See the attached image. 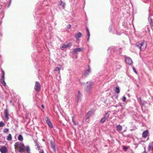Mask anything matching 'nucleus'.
Segmentation results:
<instances>
[{
  "label": "nucleus",
  "mask_w": 153,
  "mask_h": 153,
  "mask_svg": "<svg viewBox=\"0 0 153 153\" xmlns=\"http://www.w3.org/2000/svg\"><path fill=\"white\" fill-rule=\"evenodd\" d=\"M136 46L140 51H143L146 49L147 43L144 40H143L137 42L136 44Z\"/></svg>",
  "instance_id": "obj_1"
},
{
  "label": "nucleus",
  "mask_w": 153,
  "mask_h": 153,
  "mask_svg": "<svg viewBox=\"0 0 153 153\" xmlns=\"http://www.w3.org/2000/svg\"><path fill=\"white\" fill-rule=\"evenodd\" d=\"M34 89L37 92H39L40 90L41 85L38 82H35Z\"/></svg>",
  "instance_id": "obj_2"
},
{
  "label": "nucleus",
  "mask_w": 153,
  "mask_h": 153,
  "mask_svg": "<svg viewBox=\"0 0 153 153\" xmlns=\"http://www.w3.org/2000/svg\"><path fill=\"white\" fill-rule=\"evenodd\" d=\"M82 95L79 91L76 93V101L77 102L81 101Z\"/></svg>",
  "instance_id": "obj_3"
},
{
  "label": "nucleus",
  "mask_w": 153,
  "mask_h": 153,
  "mask_svg": "<svg viewBox=\"0 0 153 153\" xmlns=\"http://www.w3.org/2000/svg\"><path fill=\"white\" fill-rule=\"evenodd\" d=\"M92 84V83L90 82H87V88L86 90L88 93H89L90 92L91 90V86Z\"/></svg>",
  "instance_id": "obj_4"
},
{
  "label": "nucleus",
  "mask_w": 153,
  "mask_h": 153,
  "mask_svg": "<svg viewBox=\"0 0 153 153\" xmlns=\"http://www.w3.org/2000/svg\"><path fill=\"white\" fill-rule=\"evenodd\" d=\"M86 69L85 70L84 73L83 75L86 76L88 75L91 72V68L89 65H88L87 68H86Z\"/></svg>",
  "instance_id": "obj_5"
},
{
  "label": "nucleus",
  "mask_w": 153,
  "mask_h": 153,
  "mask_svg": "<svg viewBox=\"0 0 153 153\" xmlns=\"http://www.w3.org/2000/svg\"><path fill=\"white\" fill-rule=\"evenodd\" d=\"M72 44L70 42L67 44H63L62 45L61 48V49L63 50L65 48H67L71 47L72 45Z\"/></svg>",
  "instance_id": "obj_6"
},
{
  "label": "nucleus",
  "mask_w": 153,
  "mask_h": 153,
  "mask_svg": "<svg viewBox=\"0 0 153 153\" xmlns=\"http://www.w3.org/2000/svg\"><path fill=\"white\" fill-rule=\"evenodd\" d=\"M109 117V114L108 113H106L105 114V116L104 117H103L102 118L101 120L100 121V123H104L106 119H107L108 117Z\"/></svg>",
  "instance_id": "obj_7"
},
{
  "label": "nucleus",
  "mask_w": 153,
  "mask_h": 153,
  "mask_svg": "<svg viewBox=\"0 0 153 153\" xmlns=\"http://www.w3.org/2000/svg\"><path fill=\"white\" fill-rule=\"evenodd\" d=\"M45 120H46V122L47 123L49 127L50 128H52L53 127L52 124V123L51 122L50 120L49 119V118L48 117H46Z\"/></svg>",
  "instance_id": "obj_8"
},
{
  "label": "nucleus",
  "mask_w": 153,
  "mask_h": 153,
  "mask_svg": "<svg viewBox=\"0 0 153 153\" xmlns=\"http://www.w3.org/2000/svg\"><path fill=\"white\" fill-rule=\"evenodd\" d=\"M125 60L126 63L129 65H131L133 63L132 59L129 57H126L125 58Z\"/></svg>",
  "instance_id": "obj_9"
},
{
  "label": "nucleus",
  "mask_w": 153,
  "mask_h": 153,
  "mask_svg": "<svg viewBox=\"0 0 153 153\" xmlns=\"http://www.w3.org/2000/svg\"><path fill=\"white\" fill-rule=\"evenodd\" d=\"M83 48H75L74 49L73 53L74 54H75L78 52H79L83 51Z\"/></svg>",
  "instance_id": "obj_10"
},
{
  "label": "nucleus",
  "mask_w": 153,
  "mask_h": 153,
  "mask_svg": "<svg viewBox=\"0 0 153 153\" xmlns=\"http://www.w3.org/2000/svg\"><path fill=\"white\" fill-rule=\"evenodd\" d=\"M0 151L1 153H7V147L5 146H2L0 148Z\"/></svg>",
  "instance_id": "obj_11"
},
{
  "label": "nucleus",
  "mask_w": 153,
  "mask_h": 153,
  "mask_svg": "<svg viewBox=\"0 0 153 153\" xmlns=\"http://www.w3.org/2000/svg\"><path fill=\"white\" fill-rule=\"evenodd\" d=\"M4 114L5 116V117L7 120H8L9 118L8 116L9 115V112L7 109H6L4 110Z\"/></svg>",
  "instance_id": "obj_12"
},
{
  "label": "nucleus",
  "mask_w": 153,
  "mask_h": 153,
  "mask_svg": "<svg viewBox=\"0 0 153 153\" xmlns=\"http://www.w3.org/2000/svg\"><path fill=\"white\" fill-rule=\"evenodd\" d=\"M25 146L24 144H22L19 146V150L20 152L23 153L24 151Z\"/></svg>",
  "instance_id": "obj_13"
},
{
  "label": "nucleus",
  "mask_w": 153,
  "mask_h": 153,
  "mask_svg": "<svg viewBox=\"0 0 153 153\" xmlns=\"http://www.w3.org/2000/svg\"><path fill=\"white\" fill-rule=\"evenodd\" d=\"M50 142L52 149L54 151H55V143H54V142H53V141L52 140H51L50 141Z\"/></svg>",
  "instance_id": "obj_14"
},
{
  "label": "nucleus",
  "mask_w": 153,
  "mask_h": 153,
  "mask_svg": "<svg viewBox=\"0 0 153 153\" xmlns=\"http://www.w3.org/2000/svg\"><path fill=\"white\" fill-rule=\"evenodd\" d=\"M93 112L91 111H89L86 114L85 116V118L86 119H88L92 114Z\"/></svg>",
  "instance_id": "obj_15"
},
{
  "label": "nucleus",
  "mask_w": 153,
  "mask_h": 153,
  "mask_svg": "<svg viewBox=\"0 0 153 153\" xmlns=\"http://www.w3.org/2000/svg\"><path fill=\"white\" fill-rule=\"evenodd\" d=\"M82 35V33L80 32H78L75 34V37L76 40H78L80 38Z\"/></svg>",
  "instance_id": "obj_16"
},
{
  "label": "nucleus",
  "mask_w": 153,
  "mask_h": 153,
  "mask_svg": "<svg viewBox=\"0 0 153 153\" xmlns=\"http://www.w3.org/2000/svg\"><path fill=\"white\" fill-rule=\"evenodd\" d=\"M0 82L4 86H6L7 84L5 81V78H1L0 79Z\"/></svg>",
  "instance_id": "obj_17"
},
{
  "label": "nucleus",
  "mask_w": 153,
  "mask_h": 153,
  "mask_svg": "<svg viewBox=\"0 0 153 153\" xmlns=\"http://www.w3.org/2000/svg\"><path fill=\"white\" fill-rule=\"evenodd\" d=\"M148 130H146L145 131H144L142 133V136L144 138H146L147 137V136L148 134Z\"/></svg>",
  "instance_id": "obj_18"
},
{
  "label": "nucleus",
  "mask_w": 153,
  "mask_h": 153,
  "mask_svg": "<svg viewBox=\"0 0 153 153\" xmlns=\"http://www.w3.org/2000/svg\"><path fill=\"white\" fill-rule=\"evenodd\" d=\"M113 66L114 67H116L117 69H120L121 67L119 62H115V63L113 65Z\"/></svg>",
  "instance_id": "obj_19"
},
{
  "label": "nucleus",
  "mask_w": 153,
  "mask_h": 153,
  "mask_svg": "<svg viewBox=\"0 0 153 153\" xmlns=\"http://www.w3.org/2000/svg\"><path fill=\"white\" fill-rule=\"evenodd\" d=\"M116 128L117 130L119 132H120V131H121L122 130L123 128L122 126L120 125H117Z\"/></svg>",
  "instance_id": "obj_20"
},
{
  "label": "nucleus",
  "mask_w": 153,
  "mask_h": 153,
  "mask_svg": "<svg viewBox=\"0 0 153 153\" xmlns=\"http://www.w3.org/2000/svg\"><path fill=\"white\" fill-rule=\"evenodd\" d=\"M153 149V142L149 143L148 146L149 150H152Z\"/></svg>",
  "instance_id": "obj_21"
},
{
  "label": "nucleus",
  "mask_w": 153,
  "mask_h": 153,
  "mask_svg": "<svg viewBox=\"0 0 153 153\" xmlns=\"http://www.w3.org/2000/svg\"><path fill=\"white\" fill-rule=\"evenodd\" d=\"M86 30L87 32V36H88L87 40V41H88L90 36V32L89 31V29L88 27H86Z\"/></svg>",
  "instance_id": "obj_22"
},
{
  "label": "nucleus",
  "mask_w": 153,
  "mask_h": 153,
  "mask_svg": "<svg viewBox=\"0 0 153 153\" xmlns=\"http://www.w3.org/2000/svg\"><path fill=\"white\" fill-rule=\"evenodd\" d=\"M6 140L8 141H10L12 140V136L11 134H10L6 138Z\"/></svg>",
  "instance_id": "obj_23"
},
{
  "label": "nucleus",
  "mask_w": 153,
  "mask_h": 153,
  "mask_svg": "<svg viewBox=\"0 0 153 153\" xmlns=\"http://www.w3.org/2000/svg\"><path fill=\"white\" fill-rule=\"evenodd\" d=\"M115 48H114V47H111V48L110 47L108 49V52H110L111 51H114V52L115 51L114 50V49Z\"/></svg>",
  "instance_id": "obj_24"
},
{
  "label": "nucleus",
  "mask_w": 153,
  "mask_h": 153,
  "mask_svg": "<svg viewBox=\"0 0 153 153\" xmlns=\"http://www.w3.org/2000/svg\"><path fill=\"white\" fill-rule=\"evenodd\" d=\"M18 140H19L22 141L23 140V137L20 134L19 135L18 137Z\"/></svg>",
  "instance_id": "obj_25"
},
{
  "label": "nucleus",
  "mask_w": 153,
  "mask_h": 153,
  "mask_svg": "<svg viewBox=\"0 0 153 153\" xmlns=\"http://www.w3.org/2000/svg\"><path fill=\"white\" fill-rule=\"evenodd\" d=\"M72 122H73L74 124V125H76L78 124V123L77 122H76L74 120V116H73L72 117Z\"/></svg>",
  "instance_id": "obj_26"
},
{
  "label": "nucleus",
  "mask_w": 153,
  "mask_h": 153,
  "mask_svg": "<svg viewBox=\"0 0 153 153\" xmlns=\"http://www.w3.org/2000/svg\"><path fill=\"white\" fill-rule=\"evenodd\" d=\"M25 148L26 149L27 153H29L30 152V149L28 146H27L26 147H25Z\"/></svg>",
  "instance_id": "obj_27"
},
{
  "label": "nucleus",
  "mask_w": 153,
  "mask_h": 153,
  "mask_svg": "<svg viewBox=\"0 0 153 153\" xmlns=\"http://www.w3.org/2000/svg\"><path fill=\"white\" fill-rule=\"evenodd\" d=\"M120 91L119 88V87H116L115 89V92L116 93L118 94L119 93Z\"/></svg>",
  "instance_id": "obj_28"
},
{
  "label": "nucleus",
  "mask_w": 153,
  "mask_h": 153,
  "mask_svg": "<svg viewBox=\"0 0 153 153\" xmlns=\"http://www.w3.org/2000/svg\"><path fill=\"white\" fill-rule=\"evenodd\" d=\"M60 3H61V4H62V7L63 9H64L65 5V3L63 2L62 1H60Z\"/></svg>",
  "instance_id": "obj_29"
},
{
  "label": "nucleus",
  "mask_w": 153,
  "mask_h": 153,
  "mask_svg": "<svg viewBox=\"0 0 153 153\" xmlns=\"http://www.w3.org/2000/svg\"><path fill=\"white\" fill-rule=\"evenodd\" d=\"M1 72L2 75L1 76V78H5V72L2 69L1 70Z\"/></svg>",
  "instance_id": "obj_30"
},
{
  "label": "nucleus",
  "mask_w": 153,
  "mask_h": 153,
  "mask_svg": "<svg viewBox=\"0 0 153 153\" xmlns=\"http://www.w3.org/2000/svg\"><path fill=\"white\" fill-rule=\"evenodd\" d=\"M19 142H16L15 143L14 145V146L15 148H18L19 147V146H18L19 145Z\"/></svg>",
  "instance_id": "obj_31"
},
{
  "label": "nucleus",
  "mask_w": 153,
  "mask_h": 153,
  "mask_svg": "<svg viewBox=\"0 0 153 153\" xmlns=\"http://www.w3.org/2000/svg\"><path fill=\"white\" fill-rule=\"evenodd\" d=\"M35 142L36 144V146H37V148H38V150H39L40 147L39 145L36 141H35Z\"/></svg>",
  "instance_id": "obj_32"
},
{
  "label": "nucleus",
  "mask_w": 153,
  "mask_h": 153,
  "mask_svg": "<svg viewBox=\"0 0 153 153\" xmlns=\"http://www.w3.org/2000/svg\"><path fill=\"white\" fill-rule=\"evenodd\" d=\"M113 27H114V26H113L112 25H111V26H110L109 27V31L110 32H111L112 31V28Z\"/></svg>",
  "instance_id": "obj_33"
},
{
  "label": "nucleus",
  "mask_w": 153,
  "mask_h": 153,
  "mask_svg": "<svg viewBox=\"0 0 153 153\" xmlns=\"http://www.w3.org/2000/svg\"><path fill=\"white\" fill-rule=\"evenodd\" d=\"M146 103V102L145 101L142 100L140 104V105H143L145 104Z\"/></svg>",
  "instance_id": "obj_34"
},
{
  "label": "nucleus",
  "mask_w": 153,
  "mask_h": 153,
  "mask_svg": "<svg viewBox=\"0 0 153 153\" xmlns=\"http://www.w3.org/2000/svg\"><path fill=\"white\" fill-rule=\"evenodd\" d=\"M110 1L112 4H115L116 3V0H110Z\"/></svg>",
  "instance_id": "obj_35"
},
{
  "label": "nucleus",
  "mask_w": 153,
  "mask_h": 153,
  "mask_svg": "<svg viewBox=\"0 0 153 153\" xmlns=\"http://www.w3.org/2000/svg\"><path fill=\"white\" fill-rule=\"evenodd\" d=\"M138 99V102L140 104V102L142 101L141 99V98L140 97H139V98L137 97Z\"/></svg>",
  "instance_id": "obj_36"
},
{
  "label": "nucleus",
  "mask_w": 153,
  "mask_h": 153,
  "mask_svg": "<svg viewBox=\"0 0 153 153\" xmlns=\"http://www.w3.org/2000/svg\"><path fill=\"white\" fill-rule=\"evenodd\" d=\"M4 125V124L3 122L1 121L0 122V127L3 126Z\"/></svg>",
  "instance_id": "obj_37"
},
{
  "label": "nucleus",
  "mask_w": 153,
  "mask_h": 153,
  "mask_svg": "<svg viewBox=\"0 0 153 153\" xmlns=\"http://www.w3.org/2000/svg\"><path fill=\"white\" fill-rule=\"evenodd\" d=\"M9 131V129L8 128H5L4 131H3V132L4 133H7V132H8Z\"/></svg>",
  "instance_id": "obj_38"
},
{
  "label": "nucleus",
  "mask_w": 153,
  "mask_h": 153,
  "mask_svg": "<svg viewBox=\"0 0 153 153\" xmlns=\"http://www.w3.org/2000/svg\"><path fill=\"white\" fill-rule=\"evenodd\" d=\"M60 70V68L59 67H56L55 68V69H54V71H59V70Z\"/></svg>",
  "instance_id": "obj_39"
},
{
  "label": "nucleus",
  "mask_w": 153,
  "mask_h": 153,
  "mask_svg": "<svg viewBox=\"0 0 153 153\" xmlns=\"http://www.w3.org/2000/svg\"><path fill=\"white\" fill-rule=\"evenodd\" d=\"M126 99V97L125 96H124L123 97V102L125 101Z\"/></svg>",
  "instance_id": "obj_40"
},
{
  "label": "nucleus",
  "mask_w": 153,
  "mask_h": 153,
  "mask_svg": "<svg viewBox=\"0 0 153 153\" xmlns=\"http://www.w3.org/2000/svg\"><path fill=\"white\" fill-rule=\"evenodd\" d=\"M132 69H133V71H134V72L136 74H137V71H136V70L135 68H134V67H133Z\"/></svg>",
  "instance_id": "obj_41"
},
{
  "label": "nucleus",
  "mask_w": 153,
  "mask_h": 153,
  "mask_svg": "<svg viewBox=\"0 0 153 153\" xmlns=\"http://www.w3.org/2000/svg\"><path fill=\"white\" fill-rule=\"evenodd\" d=\"M39 153H44L43 150L42 149H41L39 151Z\"/></svg>",
  "instance_id": "obj_42"
},
{
  "label": "nucleus",
  "mask_w": 153,
  "mask_h": 153,
  "mask_svg": "<svg viewBox=\"0 0 153 153\" xmlns=\"http://www.w3.org/2000/svg\"><path fill=\"white\" fill-rule=\"evenodd\" d=\"M127 148L125 146H124L123 147V149L125 150H126L127 149Z\"/></svg>",
  "instance_id": "obj_43"
},
{
  "label": "nucleus",
  "mask_w": 153,
  "mask_h": 153,
  "mask_svg": "<svg viewBox=\"0 0 153 153\" xmlns=\"http://www.w3.org/2000/svg\"><path fill=\"white\" fill-rule=\"evenodd\" d=\"M62 4H61V3H60V1L59 2L58 4V6H60V5H61Z\"/></svg>",
  "instance_id": "obj_44"
},
{
  "label": "nucleus",
  "mask_w": 153,
  "mask_h": 153,
  "mask_svg": "<svg viewBox=\"0 0 153 153\" xmlns=\"http://www.w3.org/2000/svg\"><path fill=\"white\" fill-rule=\"evenodd\" d=\"M71 25L70 24H69L68 26V27H67V28L69 29V28H71Z\"/></svg>",
  "instance_id": "obj_45"
},
{
  "label": "nucleus",
  "mask_w": 153,
  "mask_h": 153,
  "mask_svg": "<svg viewBox=\"0 0 153 153\" xmlns=\"http://www.w3.org/2000/svg\"><path fill=\"white\" fill-rule=\"evenodd\" d=\"M87 119H86L85 120H83L82 121V122L83 123H84L86 121V120Z\"/></svg>",
  "instance_id": "obj_46"
},
{
  "label": "nucleus",
  "mask_w": 153,
  "mask_h": 153,
  "mask_svg": "<svg viewBox=\"0 0 153 153\" xmlns=\"http://www.w3.org/2000/svg\"><path fill=\"white\" fill-rule=\"evenodd\" d=\"M150 21L151 23H152L153 22V20L152 19H150Z\"/></svg>",
  "instance_id": "obj_47"
},
{
  "label": "nucleus",
  "mask_w": 153,
  "mask_h": 153,
  "mask_svg": "<svg viewBox=\"0 0 153 153\" xmlns=\"http://www.w3.org/2000/svg\"><path fill=\"white\" fill-rule=\"evenodd\" d=\"M124 116V115H123V117H121L120 116V117H119L120 119H121V118H122Z\"/></svg>",
  "instance_id": "obj_48"
},
{
  "label": "nucleus",
  "mask_w": 153,
  "mask_h": 153,
  "mask_svg": "<svg viewBox=\"0 0 153 153\" xmlns=\"http://www.w3.org/2000/svg\"><path fill=\"white\" fill-rule=\"evenodd\" d=\"M42 106V107L43 108H44V105H42L41 106Z\"/></svg>",
  "instance_id": "obj_49"
},
{
  "label": "nucleus",
  "mask_w": 153,
  "mask_h": 153,
  "mask_svg": "<svg viewBox=\"0 0 153 153\" xmlns=\"http://www.w3.org/2000/svg\"><path fill=\"white\" fill-rule=\"evenodd\" d=\"M11 3H10L9 2V4H8V7H9L10 6V4H11Z\"/></svg>",
  "instance_id": "obj_50"
},
{
  "label": "nucleus",
  "mask_w": 153,
  "mask_h": 153,
  "mask_svg": "<svg viewBox=\"0 0 153 153\" xmlns=\"http://www.w3.org/2000/svg\"><path fill=\"white\" fill-rule=\"evenodd\" d=\"M142 153H147L146 151H144L143 152H142Z\"/></svg>",
  "instance_id": "obj_51"
},
{
  "label": "nucleus",
  "mask_w": 153,
  "mask_h": 153,
  "mask_svg": "<svg viewBox=\"0 0 153 153\" xmlns=\"http://www.w3.org/2000/svg\"><path fill=\"white\" fill-rule=\"evenodd\" d=\"M12 1V0H9V2L10 3H11Z\"/></svg>",
  "instance_id": "obj_52"
},
{
  "label": "nucleus",
  "mask_w": 153,
  "mask_h": 153,
  "mask_svg": "<svg viewBox=\"0 0 153 153\" xmlns=\"http://www.w3.org/2000/svg\"><path fill=\"white\" fill-rule=\"evenodd\" d=\"M126 131V130H124V131Z\"/></svg>",
  "instance_id": "obj_53"
},
{
  "label": "nucleus",
  "mask_w": 153,
  "mask_h": 153,
  "mask_svg": "<svg viewBox=\"0 0 153 153\" xmlns=\"http://www.w3.org/2000/svg\"><path fill=\"white\" fill-rule=\"evenodd\" d=\"M81 84L82 85H83V83H81Z\"/></svg>",
  "instance_id": "obj_54"
},
{
  "label": "nucleus",
  "mask_w": 153,
  "mask_h": 153,
  "mask_svg": "<svg viewBox=\"0 0 153 153\" xmlns=\"http://www.w3.org/2000/svg\"><path fill=\"white\" fill-rule=\"evenodd\" d=\"M30 153V152L29 153Z\"/></svg>",
  "instance_id": "obj_55"
}]
</instances>
